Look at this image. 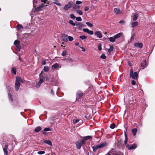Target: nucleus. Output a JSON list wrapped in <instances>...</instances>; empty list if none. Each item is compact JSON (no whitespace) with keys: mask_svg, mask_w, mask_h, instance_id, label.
I'll use <instances>...</instances> for the list:
<instances>
[{"mask_svg":"<svg viewBox=\"0 0 155 155\" xmlns=\"http://www.w3.org/2000/svg\"><path fill=\"white\" fill-rule=\"evenodd\" d=\"M134 46L135 47L141 48L143 46V44L141 43H136L134 44Z\"/></svg>","mask_w":155,"mask_h":155,"instance_id":"13","label":"nucleus"},{"mask_svg":"<svg viewBox=\"0 0 155 155\" xmlns=\"http://www.w3.org/2000/svg\"><path fill=\"white\" fill-rule=\"evenodd\" d=\"M41 83H40V82H38V83L36 84V87L37 88H38L40 87V86L41 85Z\"/></svg>","mask_w":155,"mask_h":155,"instance_id":"52","label":"nucleus"},{"mask_svg":"<svg viewBox=\"0 0 155 155\" xmlns=\"http://www.w3.org/2000/svg\"><path fill=\"white\" fill-rule=\"evenodd\" d=\"M134 35H132L131 36V37L130 38V41L133 40L134 39Z\"/></svg>","mask_w":155,"mask_h":155,"instance_id":"55","label":"nucleus"},{"mask_svg":"<svg viewBox=\"0 0 155 155\" xmlns=\"http://www.w3.org/2000/svg\"><path fill=\"white\" fill-rule=\"evenodd\" d=\"M69 23L73 26H75L76 25L75 23H74L72 20H70L69 21Z\"/></svg>","mask_w":155,"mask_h":155,"instance_id":"34","label":"nucleus"},{"mask_svg":"<svg viewBox=\"0 0 155 155\" xmlns=\"http://www.w3.org/2000/svg\"><path fill=\"white\" fill-rule=\"evenodd\" d=\"M44 130L45 131H49L51 130V129L49 127H48V128L46 127V128H45L44 129Z\"/></svg>","mask_w":155,"mask_h":155,"instance_id":"46","label":"nucleus"},{"mask_svg":"<svg viewBox=\"0 0 155 155\" xmlns=\"http://www.w3.org/2000/svg\"><path fill=\"white\" fill-rule=\"evenodd\" d=\"M73 2L72 1L69 2L68 3L65 5L64 9V10H67L68 9V8H71Z\"/></svg>","mask_w":155,"mask_h":155,"instance_id":"5","label":"nucleus"},{"mask_svg":"<svg viewBox=\"0 0 155 155\" xmlns=\"http://www.w3.org/2000/svg\"><path fill=\"white\" fill-rule=\"evenodd\" d=\"M138 16L137 13L133 15V20L134 21H136L138 18Z\"/></svg>","mask_w":155,"mask_h":155,"instance_id":"22","label":"nucleus"},{"mask_svg":"<svg viewBox=\"0 0 155 155\" xmlns=\"http://www.w3.org/2000/svg\"><path fill=\"white\" fill-rule=\"evenodd\" d=\"M67 61L70 62H71L73 61V60L71 58H67Z\"/></svg>","mask_w":155,"mask_h":155,"instance_id":"51","label":"nucleus"},{"mask_svg":"<svg viewBox=\"0 0 155 155\" xmlns=\"http://www.w3.org/2000/svg\"><path fill=\"white\" fill-rule=\"evenodd\" d=\"M41 130V128L40 126L37 127L34 130L35 132L38 133Z\"/></svg>","mask_w":155,"mask_h":155,"instance_id":"21","label":"nucleus"},{"mask_svg":"<svg viewBox=\"0 0 155 155\" xmlns=\"http://www.w3.org/2000/svg\"><path fill=\"white\" fill-rule=\"evenodd\" d=\"M49 69L50 68L49 67L45 66L44 67L43 70L45 72H48Z\"/></svg>","mask_w":155,"mask_h":155,"instance_id":"26","label":"nucleus"},{"mask_svg":"<svg viewBox=\"0 0 155 155\" xmlns=\"http://www.w3.org/2000/svg\"><path fill=\"white\" fill-rule=\"evenodd\" d=\"M146 61L145 60H143L141 63V66L144 68L146 67Z\"/></svg>","mask_w":155,"mask_h":155,"instance_id":"17","label":"nucleus"},{"mask_svg":"<svg viewBox=\"0 0 155 155\" xmlns=\"http://www.w3.org/2000/svg\"><path fill=\"white\" fill-rule=\"evenodd\" d=\"M76 18V20L77 21H82V19L81 17H77Z\"/></svg>","mask_w":155,"mask_h":155,"instance_id":"41","label":"nucleus"},{"mask_svg":"<svg viewBox=\"0 0 155 155\" xmlns=\"http://www.w3.org/2000/svg\"><path fill=\"white\" fill-rule=\"evenodd\" d=\"M16 81H17L19 83L20 82H23V80L19 77H17L16 78Z\"/></svg>","mask_w":155,"mask_h":155,"instance_id":"19","label":"nucleus"},{"mask_svg":"<svg viewBox=\"0 0 155 155\" xmlns=\"http://www.w3.org/2000/svg\"><path fill=\"white\" fill-rule=\"evenodd\" d=\"M68 35L65 34H61V38L63 41L64 42H67L68 41Z\"/></svg>","mask_w":155,"mask_h":155,"instance_id":"7","label":"nucleus"},{"mask_svg":"<svg viewBox=\"0 0 155 155\" xmlns=\"http://www.w3.org/2000/svg\"><path fill=\"white\" fill-rule=\"evenodd\" d=\"M80 48L82 49V50L84 52L85 51V49L83 47H81V46H80Z\"/></svg>","mask_w":155,"mask_h":155,"instance_id":"57","label":"nucleus"},{"mask_svg":"<svg viewBox=\"0 0 155 155\" xmlns=\"http://www.w3.org/2000/svg\"><path fill=\"white\" fill-rule=\"evenodd\" d=\"M77 12L80 15H83L82 11L80 10H76Z\"/></svg>","mask_w":155,"mask_h":155,"instance_id":"32","label":"nucleus"},{"mask_svg":"<svg viewBox=\"0 0 155 155\" xmlns=\"http://www.w3.org/2000/svg\"><path fill=\"white\" fill-rule=\"evenodd\" d=\"M107 145V144L106 142L101 143L99 144L92 146V148L93 150V151L94 152H96L98 149L102 148L106 146Z\"/></svg>","mask_w":155,"mask_h":155,"instance_id":"2","label":"nucleus"},{"mask_svg":"<svg viewBox=\"0 0 155 155\" xmlns=\"http://www.w3.org/2000/svg\"><path fill=\"white\" fill-rule=\"evenodd\" d=\"M86 24L88 26L91 27L93 26V25L92 24L89 23L88 22H87L86 23Z\"/></svg>","mask_w":155,"mask_h":155,"instance_id":"35","label":"nucleus"},{"mask_svg":"<svg viewBox=\"0 0 155 155\" xmlns=\"http://www.w3.org/2000/svg\"><path fill=\"white\" fill-rule=\"evenodd\" d=\"M17 49H18L19 50V51H20V46L19 45H18L17 46Z\"/></svg>","mask_w":155,"mask_h":155,"instance_id":"61","label":"nucleus"},{"mask_svg":"<svg viewBox=\"0 0 155 155\" xmlns=\"http://www.w3.org/2000/svg\"><path fill=\"white\" fill-rule=\"evenodd\" d=\"M114 12L117 15L122 13V11H121L119 8H116L114 9Z\"/></svg>","mask_w":155,"mask_h":155,"instance_id":"10","label":"nucleus"},{"mask_svg":"<svg viewBox=\"0 0 155 155\" xmlns=\"http://www.w3.org/2000/svg\"><path fill=\"white\" fill-rule=\"evenodd\" d=\"M125 140L124 143V145H125L126 147L128 148L129 150H132L136 148L137 147V145L136 144H133L131 145L130 146L128 144H127V142L128 141V138L126 134V133H125Z\"/></svg>","mask_w":155,"mask_h":155,"instance_id":"1","label":"nucleus"},{"mask_svg":"<svg viewBox=\"0 0 155 155\" xmlns=\"http://www.w3.org/2000/svg\"><path fill=\"white\" fill-rule=\"evenodd\" d=\"M132 132L133 135L135 136L136 135L137 132V129L136 128H134L132 130Z\"/></svg>","mask_w":155,"mask_h":155,"instance_id":"29","label":"nucleus"},{"mask_svg":"<svg viewBox=\"0 0 155 155\" xmlns=\"http://www.w3.org/2000/svg\"><path fill=\"white\" fill-rule=\"evenodd\" d=\"M8 97H9V99L10 100V101H12V95H11V94L10 93H8Z\"/></svg>","mask_w":155,"mask_h":155,"instance_id":"44","label":"nucleus"},{"mask_svg":"<svg viewBox=\"0 0 155 155\" xmlns=\"http://www.w3.org/2000/svg\"><path fill=\"white\" fill-rule=\"evenodd\" d=\"M87 38V36L85 35H81L79 36V38L82 40L85 39Z\"/></svg>","mask_w":155,"mask_h":155,"instance_id":"31","label":"nucleus"},{"mask_svg":"<svg viewBox=\"0 0 155 155\" xmlns=\"http://www.w3.org/2000/svg\"><path fill=\"white\" fill-rule=\"evenodd\" d=\"M76 25L80 28H81L84 26V25L81 23H78Z\"/></svg>","mask_w":155,"mask_h":155,"instance_id":"30","label":"nucleus"},{"mask_svg":"<svg viewBox=\"0 0 155 155\" xmlns=\"http://www.w3.org/2000/svg\"><path fill=\"white\" fill-rule=\"evenodd\" d=\"M87 33L91 35H92L94 34V32L92 31L89 30Z\"/></svg>","mask_w":155,"mask_h":155,"instance_id":"50","label":"nucleus"},{"mask_svg":"<svg viewBox=\"0 0 155 155\" xmlns=\"http://www.w3.org/2000/svg\"><path fill=\"white\" fill-rule=\"evenodd\" d=\"M37 153L39 154H44L45 152L44 151H38Z\"/></svg>","mask_w":155,"mask_h":155,"instance_id":"43","label":"nucleus"},{"mask_svg":"<svg viewBox=\"0 0 155 155\" xmlns=\"http://www.w3.org/2000/svg\"><path fill=\"white\" fill-rule=\"evenodd\" d=\"M53 1H54L53 3L54 4L57 5H58L59 6H61V4L59 3V2L58 0H53Z\"/></svg>","mask_w":155,"mask_h":155,"instance_id":"20","label":"nucleus"},{"mask_svg":"<svg viewBox=\"0 0 155 155\" xmlns=\"http://www.w3.org/2000/svg\"><path fill=\"white\" fill-rule=\"evenodd\" d=\"M84 11H87L89 10V8L88 7H87V6H86L84 8Z\"/></svg>","mask_w":155,"mask_h":155,"instance_id":"56","label":"nucleus"},{"mask_svg":"<svg viewBox=\"0 0 155 155\" xmlns=\"http://www.w3.org/2000/svg\"><path fill=\"white\" fill-rule=\"evenodd\" d=\"M122 33H120L117 34L114 36L115 40L120 38L122 35Z\"/></svg>","mask_w":155,"mask_h":155,"instance_id":"14","label":"nucleus"},{"mask_svg":"<svg viewBox=\"0 0 155 155\" xmlns=\"http://www.w3.org/2000/svg\"><path fill=\"white\" fill-rule=\"evenodd\" d=\"M112 155H121L120 154L116 153H112Z\"/></svg>","mask_w":155,"mask_h":155,"instance_id":"59","label":"nucleus"},{"mask_svg":"<svg viewBox=\"0 0 155 155\" xmlns=\"http://www.w3.org/2000/svg\"><path fill=\"white\" fill-rule=\"evenodd\" d=\"M95 35H96L97 37L101 38L102 37V35L101 33L99 31H96L94 33Z\"/></svg>","mask_w":155,"mask_h":155,"instance_id":"12","label":"nucleus"},{"mask_svg":"<svg viewBox=\"0 0 155 155\" xmlns=\"http://www.w3.org/2000/svg\"><path fill=\"white\" fill-rule=\"evenodd\" d=\"M101 58L103 59H105L106 58V56L105 55L103 54L101 56Z\"/></svg>","mask_w":155,"mask_h":155,"instance_id":"42","label":"nucleus"},{"mask_svg":"<svg viewBox=\"0 0 155 155\" xmlns=\"http://www.w3.org/2000/svg\"><path fill=\"white\" fill-rule=\"evenodd\" d=\"M110 127L111 129H114L115 127V124L114 123L110 124Z\"/></svg>","mask_w":155,"mask_h":155,"instance_id":"39","label":"nucleus"},{"mask_svg":"<svg viewBox=\"0 0 155 155\" xmlns=\"http://www.w3.org/2000/svg\"><path fill=\"white\" fill-rule=\"evenodd\" d=\"M89 30V29H88V28H84L83 29V31L84 32H86L87 33H88Z\"/></svg>","mask_w":155,"mask_h":155,"instance_id":"47","label":"nucleus"},{"mask_svg":"<svg viewBox=\"0 0 155 155\" xmlns=\"http://www.w3.org/2000/svg\"><path fill=\"white\" fill-rule=\"evenodd\" d=\"M75 44L76 46H77L79 45V43H75Z\"/></svg>","mask_w":155,"mask_h":155,"instance_id":"63","label":"nucleus"},{"mask_svg":"<svg viewBox=\"0 0 155 155\" xmlns=\"http://www.w3.org/2000/svg\"><path fill=\"white\" fill-rule=\"evenodd\" d=\"M92 136H87L83 137V138L81 140V142L82 144H85V140L89 139H92Z\"/></svg>","mask_w":155,"mask_h":155,"instance_id":"4","label":"nucleus"},{"mask_svg":"<svg viewBox=\"0 0 155 155\" xmlns=\"http://www.w3.org/2000/svg\"><path fill=\"white\" fill-rule=\"evenodd\" d=\"M20 42L18 40H15L14 42V44L15 45H18L19 44Z\"/></svg>","mask_w":155,"mask_h":155,"instance_id":"36","label":"nucleus"},{"mask_svg":"<svg viewBox=\"0 0 155 155\" xmlns=\"http://www.w3.org/2000/svg\"><path fill=\"white\" fill-rule=\"evenodd\" d=\"M98 49L99 50L101 51V49H102L101 44H99L98 45Z\"/></svg>","mask_w":155,"mask_h":155,"instance_id":"45","label":"nucleus"},{"mask_svg":"<svg viewBox=\"0 0 155 155\" xmlns=\"http://www.w3.org/2000/svg\"><path fill=\"white\" fill-rule=\"evenodd\" d=\"M76 145L77 148L78 149H80L81 146L83 144H82L81 142V141H78L76 142Z\"/></svg>","mask_w":155,"mask_h":155,"instance_id":"6","label":"nucleus"},{"mask_svg":"<svg viewBox=\"0 0 155 155\" xmlns=\"http://www.w3.org/2000/svg\"><path fill=\"white\" fill-rule=\"evenodd\" d=\"M79 120L78 119H74L73 120V123L74 124H75L79 122Z\"/></svg>","mask_w":155,"mask_h":155,"instance_id":"37","label":"nucleus"},{"mask_svg":"<svg viewBox=\"0 0 155 155\" xmlns=\"http://www.w3.org/2000/svg\"><path fill=\"white\" fill-rule=\"evenodd\" d=\"M16 28H17L18 31H20L22 29H23V27L22 25H21L18 24L17 25Z\"/></svg>","mask_w":155,"mask_h":155,"instance_id":"15","label":"nucleus"},{"mask_svg":"<svg viewBox=\"0 0 155 155\" xmlns=\"http://www.w3.org/2000/svg\"><path fill=\"white\" fill-rule=\"evenodd\" d=\"M138 25V23L137 21L133 22L131 24L132 27H134L135 26H136Z\"/></svg>","mask_w":155,"mask_h":155,"instance_id":"25","label":"nucleus"},{"mask_svg":"<svg viewBox=\"0 0 155 155\" xmlns=\"http://www.w3.org/2000/svg\"><path fill=\"white\" fill-rule=\"evenodd\" d=\"M43 79L44 77H41L39 79V82H40V83H42L43 81Z\"/></svg>","mask_w":155,"mask_h":155,"instance_id":"38","label":"nucleus"},{"mask_svg":"<svg viewBox=\"0 0 155 155\" xmlns=\"http://www.w3.org/2000/svg\"><path fill=\"white\" fill-rule=\"evenodd\" d=\"M68 39L69 41H72L74 39L73 37L71 36H68Z\"/></svg>","mask_w":155,"mask_h":155,"instance_id":"40","label":"nucleus"},{"mask_svg":"<svg viewBox=\"0 0 155 155\" xmlns=\"http://www.w3.org/2000/svg\"><path fill=\"white\" fill-rule=\"evenodd\" d=\"M110 48L108 49V51L109 52H110L113 51L114 49L113 46L111 45H110Z\"/></svg>","mask_w":155,"mask_h":155,"instance_id":"28","label":"nucleus"},{"mask_svg":"<svg viewBox=\"0 0 155 155\" xmlns=\"http://www.w3.org/2000/svg\"><path fill=\"white\" fill-rule=\"evenodd\" d=\"M109 39L110 42L113 43L115 41V40L114 36L110 37L109 38Z\"/></svg>","mask_w":155,"mask_h":155,"instance_id":"24","label":"nucleus"},{"mask_svg":"<svg viewBox=\"0 0 155 155\" xmlns=\"http://www.w3.org/2000/svg\"><path fill=\"white\" fill-rule=\"evenodd\" d=\"M130 77L133 79L137 80L138 78V73L136 72L134 73L132 69H131L130 71Z\"/></svg>","mask_w":155,"mask_h":155,"instance_id":"3","label":"nucleus"},{"mask_svg":"<svg viewBox=\"0 0 155 155\" xmlns=\"http://www.w3.org/2000/svg\"><path fill=\"white\" fill-rule=\"evenodd\" d=\"M47 1L48 0H41V2H43L45 3H46V1Z\"/></svg>","mask_w":155,"mask_h":155,"instance_id":"58","label":"nucleus"},{"mask_svg":"<svg viewBox=\"0 0 155 155\" xmlns=\"http://www.w3.org/2000/svg\"><path fill=\"white\" fill-rule=\"evenodd\" d=\"M44 142L48 144L50 146H52V143L49 140H45L44 141Z\"/></svg>","mask_w":155,"mask_h":155,"instance_id":"23","label":"nucleus"},{"mask_svg":"<svg viewBox=\"0 0 155 155\" xmlns=\"http://www.w3.org/2000/svg\"><path fill=\"white\" fill-rule=\"evenodd\" d=\"M71 18L72 19H74L76 18L75 16L73 14H71L70 15Z\"/></svg>","mask_w":155,"mask_h":155,"instance_id":"49","label":"nucleus"},{"mask_svg":"<svg viewBox=\"0 0 155 155\" xmlns=\"http://www.w3.org/2000/svg\"><path fill=\"white\" fill-rule=\"evenodd\" d=\"M67 53V51L66 50H65L62 52L61 55L62 56H64L66 55Z\"/></svg>","mask_w":155,"mask_h":155,"instance_id":"33","label":"nucleus"},{"mask_svg":"<svg viewBox=\"0 0 155 155\" xmlns=\"http://www.w3.org/2000/svg\"><path fill=\"white\" fill-rule=\"evenodd\" d=\"M82 2L79 1H77L76 2V4L77 5H79L81 4Z\"/></svg>","mask_w":155,"mask_h":155,"instance_id":"54","label":"nucleus"},{"mask_svg":"<svg viewBox=\"0 0 155 155\" xmlns=\"http://www.w3.org/2000/svg\"><path fill=\"white\" fill-rule=\"evenodd\" d=\"M125 23V21L123 20H121V21H119V23L120 24H121V23Z\"/></svg>","mask_w":155,"mask_h":155,"instance_id":"60","label":"nucleus"},{"mask_svg":"<svg viewBox=\"0 0 155 155\" xmlns=\"http://www.w3.org/2000/svg\"><path fill=\"white\" fill-rule=\"evenodd\" d=\"M8 146L7 144H6L5 146V147L3 149V150H4V151L5 153V154L7 155L8 154V151H7V149H8Z\"/></svg>","mask_w":155,"mask_h":155,"instance_id":"16","label":"nucleus"},{"mask_svg":"<svg viewBox=\"0 0 155 155\" xmlns=\"http://www.w3.org/2000/svg\"><path fill=\"white\" fill-rule=\"evenodd\" d=\"M51 94H54L53 90L52 89H51Z\"/></svg>","mask_w":155,"mask_h":155,"instance_id":"64","label":"nucleus"},{"mask_svg":"<svg viewBox=\"0 0 155 155\" xmlns=\"http://www.w3.org/2000/svg\"><path fill=\"white\" fill-rule=\"evenodd\" d=\"M59 67V64L57 63H55L52 66V69L54 70L58 68Z\"/></svg>","mask_w":155,"mask_h":155,"instance_id":"18","label":"nucleus"},{"mask_svg":"<svg viewBox=\"0 0 155 155\" xmlns=\"http://www.w3.org/2000/svg\"><path fill=\"white\" fill-rule=\"evenodd\" d=\"M45 7V5L43 4H42L41 5L35 8L36 11H40L41 9Z\"/></svg>","mask_w":155,"mask_h":155,"instance_id":"11","label":"nucleus"},{"mask_svg":"<svg viewBox=\"0 0 155 155\" xmlns=\"http://www.w3.org/2000/svg\"><path fill=\"white\" fill-rule=\"evenodd\" d=\"M20 85V83H19L17 81H15V87L16 91H18L19 89Z\"/></svg>","mask_w":155,"mask_h":155,"instance_id":"9","label":"nucleus"},{"mask_svg":"<svg viewBox=\"0 0 155 155\" xmlns=\"http://www.w3.org/2000/svg\"><path fill=\"white\" fill-rule=\"evenodd\" d=\"M45 61H46V60H43V59H42V62H41V64L42 65H45L46 64V62H45Z\"/></svg>","mask_w":155,"mask_h":155,"instance_id":"48","label":"nucleus"},{"mask_svg":"<svg viewBox=\"0 0 155 155\" xmlns=\"http://www.w3.org/2000/svg\"><path fill=\"white\" fill-rule=\"evenodd\" d=\"M11 87L9 86H8L7 87V89H8L9 91L10 90V89H11Z\"/></svg>","mask_w":155,"mask_h":155,"instance_id":"62","label":"nucleus"},{"mask_svg":"<svg viewBox=\"0 0 155 155\" xmlns=\"http://www.w3.org/2000/svg\"><path fill=\"white\" fill-rule=\"evenodd\" d=\"M136 84V82L134 80H133L131 81V84L133 85H134Z\"/></svg>","mask_w":155,"mask_h":155,"instance_id":"53","label":"nucleus"},{"mask_svg":"<svg viewBox=\"0 0 155 155\" xmlns=\"http://www.w3.org/2000/svg\"><path fill=\"white\" fill-rule=\"evenodd\" d=\"M83 95V93L80 91H78L77 93V98L76 100L79 99L82 97Z\"/></svg>","mask_w":155,"mask_h":155,"instance_id":"8","label":"nucleus"},{"mask_svg":"<svg viewBox=\"0 0 155 155\" xmlns=\"http://www.w3.org/2000/svg\"><path fill=\"white\" fill-rule=\"evenodd\" d=\"M12 73L14 74H16V69L15 68H12V70L11 71Z\"/></svg>","mask_w":155,"mask_h":155,"instance_id":"27","label":"nucleus"}]
</instances>
